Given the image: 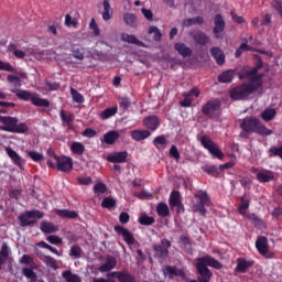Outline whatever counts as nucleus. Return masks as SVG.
<instances>
[{
	"mask_svg": "<svg viewBox=\"0 0 282 282\" xmlns=\"http://www.w3.org/2000/svg\"><path fill=\"white\" fill-rule=\"evenodd\" d=\"M261 66H254L252 68L246 66L239 73V78H248L249 83L241 84L238 87H235L230 91V97L232 100H246L248 96L254 94L259 87L262 85L263 74H259Z\"/></svg>",
	"mask_w": 282,
	"mask_h": 282,
	"instance_id": "f257e3e1",
	"label": "nucleus"
},
{
	"mask_svg": "<svg viewBox=\"0 0 282 282\" xmlns=\"http://www.w3.org/2000/svg\"><path fill=\"white\" fill-rule=\"evenodd\" d=\"M208 268H214V270H221L224 264L210 256H205L196 259V271L199 274L197 280H188L187 282H210L213 278V272Z\"/></svg>",
	"mask_w": 282,
	"mask_h": 282,
	"instance_id": "f03ea898",
	"label": "nucleus"
},
{
	"mask_svg": "<svg viewBox=\"0 0 282 282\" xmlns=\"http://www.w3.org/2000/svg\"><path fill=\"white\" fill-rule=\"evenodd\" d=\"M242 131H254L260 135H271L272 130L265 128L263 123L259 121V119L254 117H246L240 123Z\"/></svg>",
	"mask_w": 282,
	"mask_h": 282,
	"instance_id": "7ed1b4c3",
	"label": "nucleus"
},
{
	"mask_svg": "<svg viewBox=\"0 0 282 282\" xmlns=\"http://www.w3.org/2000/svg\"><path fill=\"white\" fill-rule=\"evenodd\" d=\"M50 169L59 171L61 173H70L73 172V158L70 156H55V159H48L46 162Z\"/></svg>",
	"mask_w": 282,
	"mask_h": 282,
	"instance_id": "20e7f679",
	"label": "nucleus"
},
{
	"mask_svg": "<svg viewBox=\"0 0 282 282\" xmlns=\"http://www.w3.org/2000/svg\"><path fill=\"white\" fill-rule=\"evenodd\" d=\"M0 122L3 124L0 127L2 131H10L11 133H25L28 131V124L19 123V119L15 117H0Z\"/></svg>",
	"mask_w": 282,
	"mask_h": 282,
	"instance_id": "39448f33",
	"label": "nucleus"
},
{
	"mask_svg": "<svg viewBox=\"0 0 282 282\" xmlns=\"http://www.w3.org/2000/svg\"><path fill=\"white\" fill-rule=\"evenodd\" d=\"M11 93L15 94V96H18L20 100H31L32 105H34L35 107H50V100L43 99L41 97H35L32 95V93L28 90L12 88Z\"/></svg>",
	"mask_w": 282,
	"mask_h": 282,
	"instance_id": "423d86ee",
	"label": "nucleus"
},
{
	"mask_svg": "<svg viewBox=\"0 0 282 282\" xmlns=\"http://www.w3.org/2000/svg\"><path fill=\"white\" fill-rule=\"evenodd\" d=\"M194 197L197 199L196 204H194V212L199 213L200 216L205 217L207 214V209L205 207L210 206V197L206 191L199 189Z\"/></svg>",
	"mask_w": 282,
	"mask_h": 282,
	"instance_id": "0eeeda50",
	"label": "nucleus"
},
{
	"mask_svg": "<svg viewBox=\"0 0 282 282\" xmlns=\"http://www.w3.org/2000/svg\"><path fill=\"white\" fill-rule=\"evenodd\" d=\"M170 247H172V242L169 239H162L161 243L153 245L154 257L160 260H166Z\"/></svg>",
	"mask_w": 282,
	"mask_h": 282,
	"instance_id": "6e6552de",
	"label": "nucleus"
},
{
	"mask_svg": "<svg viewBox=\"0 0 282 282\" xmlns=\"http://www.w3.org/2000/svg\"><path fill=\"white\" fill-rule=\"evenodd\" d=\"M200 145H203V148H205V150H207L208 153H210L212 159L224 161L225 154L216 143L203 142V143H200Z\"/></svg>",
	"mask_w": 282,
	"mask_h": 282,
	"instance_id": "1a4fd4ad",
	"label": "nucleus"
},
{
	"mask_svg": "<svg viewBox=\"0 0 282 282\" xmlns=\"http://www.w3.org/2000/svg\"><path fill=\"white\" fill-rule=\"evenodd\" d=\"M169 204L170 207L177 208V214L185 213V206L183 205V202H181L180 191H172V193H170Z\"/></svg>",
	"mask_w": 282,
	"mask_h": 282,
	"instance_id": "9d476101",
	"label": "nucleus"
},
{
	"mask_svg": "<svg viewBox=\"0 0 282 282\" xmlns=\"http://www.w3.org/2000/svg\"><path fill=\"white\" fill-rule=\"evenodd\" d=\"M221 109V101L219 99H213L206 102V105L203 106L202 111L204 116H215L216 111H219Z\"/></svg>",
	"mask_w": 282,
	"mask_h": 282,
	"instance_id": "9b49d317",
	"label": "nucleus"
},
{
	"mask_svg": "<svg viewBox=\"0 0 282 282\" xmlns=\"http://www.w3.org/2000/svg\"><path fill=\"white\" fill-rule=\"evenodd\" d=\"M107 278L117 279L118 282H137L128 271H112L107 273Z\"/></svg>",
	"mask_w": 282,
	"mask_h": 282,
	"instance_id": "f8f14e48",
	"label": "nucleus"
},
{
	"mask_svg": "<svg viewBox=\"0 0 282 282\" xmlns=\"http://www.w3.org/2000/svg\"><path fill=\"white\" fill-rule=\"evenodd\" d=\"M128 160V152L120 151V152H112L107 155L106 161L112 164H122L126 163Z\"/></svg>",
	"mask_w": 282,
	"mask_h": 282,
	"instance_id": "ddd939ff",
	"label": "nucleus"
},
{
	"mask_svg": "<svg viewBox=\"0 0 282 282\" xmlns=\"http://www.w3.org/2000/svg\"><path fill=\"white\" fill-rule=\"evenodd\" d=\"M162 273L164 274V276H166L170 280L174 279L175 276L177 278L185 276V271L183 269H177V267H172V265L164 267V269L162 270Z\"/></svg>",
	"mask_w": 282,
	"mask_h": 282,
	"instance_id": "4468645a",
	"label": "nucleus"
},
{
	"mask_svg": "<svg viewBox=\"0 0 282 282\" xmlns=\"http://www.w3.org/2000/svg\"><path fill=\"white\" fill-rule=\"evenodd\" d=\"M115 232L120 235L128 246L134 245V236L127 228H123L122 226H115Z\"/></svg>",
	"mask_w": 282,
	"mask_h": 282,
	"instance_id": "2eb2a0df",
	"label": "nucleus"
},
{
	"mask_svg": "<svg viewBox=\"0 0 282 282\" xmlns=\"http://www.w3.org/2000/svg\"><path fill=\"white\" fill-rule=\"evenodd\" d=\"M254 246L258 250V253H260L262 257H265V254H268V238H265L264 236L258 237L257 241L254 242Z\"/></svg>",
	"mask_w": 282,
	"mask_h": 282,
	"instance_id": "dca6fc26",
	"label": "nucleus"
},
{
	"mask_svg": "<svg viewBox=\"0 0 282 282\" xmlns=\"http://www.w3.org/2000/svg\"><path fill=\"white\" fill-rule=\"evenodd\" d=\"M274 180H275V172L273 171L264 170V171L258 172L257 174L258 183L265 184Z\"/></svg>",
	"mask_w": 282,
	"mask_h": 282,
	"instance_id": "f3484780",
	"label": "nucleus"
},
{
	"mask_svg": "<svg viewBox=\"0 0 282 282\" xmlns=\"http://www.w3.org/2000/svg\"><path fill=\"white\" fill-rule=\"evenodd\" d=\"M215 26L213 29V32L215 34L216 39H219V34L225 30L226 28V22L224 21V18L221 14H216L214 19Z\"/></svg>",
	"mask_w": 282,
	"mask_h": 282,
	"instance_id": "a211bd4d",
	"label": "nucleus"
},
{
	"mask_svg": "<svg viewBox=\"0 0 282 282\" xmlns=\"http://www.w3.org/2000/svg\"><path fill=\"white\" fill-rule=\"evenodd\" d=\"M191 35L196 45H206L210 42V37L202 31L194 32Z\"/></svg>",
	"mask_w": 282,
	"mask_h": 282,
	"instance_id": "6ab92c4d",
	"label": "nucleus"
},
{
	"mask_svg": "<svg viewBox=\"0 0 282 282\" xmlns=\"http://www.w3.org/2000/svg\"><path fill=\"white\" fill-rule=\"evenodd\" d=\"M117 267V259L115 257H109L106 263L99 265L98 271L101 273L110 272Z\"/></svg>",
	"mask_w": 282,
	"mask_h": 282,
	"instance_id": "aec40b11",
	"label": "nucleus"
},
{
	"mask_svg": "<svg viewBox=\"0 0 282 282\" xmlns=\"http://www.w3.org/2000/svg\"><path fill=\"white\" fill-rule=\"evenodd\" d=\"M210 54L213 58H215L217 65H224L226 63V55L224 54V51L219 47H212Z\"/></svg>",
	"mask_w": 282,
	"mask_h": 282,
	"instance_id": "412c9836",
	"label": "nucleus"
},
{
	"mask_svg": "<svg viewBox=\"0 0 282 282\" xmlns=\"http://www.w3.org/2000/svg\"><path fill=\"white\" fill-rule=\"evenodd\" d=\"M6 154L9 156V160L15 164V166L21 167L24 164V160L11 148H6Z\"/></svg>",
	"mask_w": 282,
	"mask_h": 282,
	"instance_id": "4be33fe9",
	"label": "nucleus"
},
{
	"mask_svg": "<svg viewBox=\"0 0 282 282\" xmlns=\"http://www.w3.org/2000/svg\"><path fill=\"white\" fill-rule=\"evenodd\" d=\"M72 56L76 58V61H85V48L78 44H73L70 46Z\"/></svg>",
	"mask_w": 282,
	"mask_h": 282,
	"instance_id": "5701e85b",
	"label": "nucleus"
},
{
	"mask_svg": "<svg viewBox=\"0 0 282 282\" xmlns=\"http://www.w3.org/2000/svg\"><path fill=\"white\" fill-rule=\"evenodd\" d=\"M200 171H203V173H207L208 176L218 177L219 173H221V171L224 170L218 169V165L207 164V165H203V167H200Z\"/></svg>",
	"mask_w": 282,
	"mask_h": 282,
	"instance_id": "b1692460",
	"label": "nucleus"
},
{
	"mask_svg": "<svg viewBox=\"0 0 282 282\" xmlns=\"http://www.w3.org/2000/svg\"><path fill=\"white\" fill-rule=\"evenodd\" d=\"M121 41H123L124 43H130V45H138L139 47H144V42L140 41L135 35L122 33Z\"/></svg>",
	"mask_w": 282,
	"mask_h": 282,
	"instance_id": "393cba45",
	"label": "nucleus"
},
{
	"mask_svg": "<svg viewBox=\"0 0 282 282\" xmlns=\"http://www.w3.org/2000/svg\"><path fill=\"white\" fill-rule=\"evenodd\" d=\"M143 124L144 127H147V129L155 131V129L160 127V119H158V117L155 116H150L143 120Z\"/></svg>",
	"mask_w": 282,
	"mask_h": 282,
	"instance_id": "a878e982",
	"label": "nucleus"
},
{
	"mask_svg": "<svg viewBox=\"0 0 282 282\" xmlns=\"http://www.w3.org/2000/svg\"><path fill=\"white\" fill-rule=\"evenodd\" d=\"M55 215L70 220L78 218V212L68 209H55Z\"/></svg>",
	"mask_w": 282,
	"mask_h": 282,
	"instance_id": "bb28decb",
	"label": "nucleus"
},
{
	"mask_svg": "<svg viewBox=\"0 0 282 282\" xmlns=\"http://www.w3.org/2000/svg\"><path fill=\"white\" fill-rule=\"evenodd\" d=\"M174 48L181 56H183V58H186L187 56H191V54H193L191 47L186 46V44L182 42L176 43L174 45Z\"/></svg>",
	"mask_w": 282,
	"mask_h": 282,
	"instance_id": "cd10ccee",
	"label": "nucleus"
},
{
	"mask_svg": "<svg viewBox=\"0 0 282 282\" xmlns=\"http://www.w3.org/2000/svg\"><path fill=\"white\" fill-rule=\"evenodd\" d=\"M247 217V219H249V221H251L252 225H254V227H257L258 229L262 230L265 228V223L264 220L260 219V217L257 214H249V215H245Z\"/></svg>",
	"mask_w": 282,
	"mask_h": 282,
	"instance_id": "c85d7f7f",
	"label": "nucleus"
},
{
	"mask_svg": "<svg viewBox=\"0 0 282 282\" xmlns=\"http://www.w3.org/2000/svg\"><path fill=\"white\" fill-rule=\"evenodd\" d=\"M39 229L41 231H43V234H45V235L56 234V231H57L56 225H54L53 223H50V221H45V220L43 223H41V226L39 227Z\"/></svg>",
	"mask_w": 282,
	"mask_h": 282,
	"instance_id": "c756f323",
	"label": "nucleus"
},
{
	"mask_svg": "<svg viewBox=\"0 0 282 282\" xmlns=\"http://www.w3.org/2000/svg\"><path fill=\"white\" fill-rule=\"evenodd\" d=\"M28 76L25 73H21L19 76L17 75H8L7 80L9 84L12 85V87H21L23 83L21 82V78H26Z\"/></svg>",
	"mask_w": 282,
	"mask_h": 282,
	"instance_id": "7c9ffc66",
	"label": "nucleus"
},
{
	"mask_svg": "<svg viewBox=\"0 0 282 282\" xmlns=\"http://www.w3.org/2000/svg\"><path fill=\"white\" fill-rule=\"evenodd\" d=\"M254 264V261H248L246 259H238V264L236 265V271L245 273Z\"/></svg>",
	"mask_w": 282,
	"mask_h": 282,
	"instance_id": "2f4dec72",
	"label": "nucleus"
},
{
	"mask_svg": "<svg viewBox=\"0 0 282 282\" xmlns=\"http://www.w3.org/2000/svg\"><path fill=\"white\" fill-rule=\"evenodd\" d=\"M250 203L251 200L248 198L247 195L241 196L240 207H238V214H240L241 216H246V214L248 213Z\"/></svg>",
	"mask_w": 282,
	"mask_h": 282,
	"instance_id": "473e14b6",
	"label": "nucleus"
},
{
	"mask_svg": "<svg viewBox=\"0 0 282 282\" xmlns=\"http://www.w3.org/2000/svg\"><path fill=\"white\" fill-rule=\"evenodd\" d=\"M151 135V132L148 130H134L131 132V137L135 142H140L142 140H147Z\"/></svg>",
	"mask_w": 282,
	"mask_h": 282,
	"instance_id": "72a5a7b5",
	"label": "nucleus"
},
{
	"mask_svg": "<svg viewBox=\"0 0 282 282\" xmlns=\"http://www.w3.org/2000/svg\"><path fill=\"white\" fill-rule=\"evenodd\" d=\"M61 276L65 279L66 282H82V278L73 271L66 270L61 273Z\"/></svg>",
	"mask_w": 282,
	"mask_h": 282,
	"instance_id": "f704fd0d",
	"label": "nucleus"
},
{
	"mask_svg": "<svg viewBox=\"0 0 282 282\" xmlns=\"http://www.w3.org/2000/svg\"><path fill=\"white\" fill-rule=\"evenodd\" d=\"M178 241L181 242V249H183L187 254H192L191 239L186 236H181Z\"/></svg>",
	"mask_w": 282,
	"mask_h": 282,
	"instance_id": "c9c22d12",
	"label": "nucleus"
},
{
	"mask_svg": "<svg viewBox=\"0 0 282 282\" xmlns=\"http://www.w3.org/2000/svg\"><path fill=\"white\" fill-rule=\"evenodd\" d=\"M123 21L129 28H138V18L133 13H124Z\"/></svg>",
	"mask_w": 282,
	"mask_h": 282,
	"instance_id": "e433bc0d",
	"label": "nucleus"
},
{
	"mask_svg": "<svg viewBox=\"0 0 282 282\" xmlns=\"http://www.w3.org/2000/svg\"><path fill=\"white\" fill-rule=\"evenodd\" d=\"M275 117H276V109L274 108H268L261 113V118L262 120H264V122H270V120H274Z\"/></svg>",
	"mask_w": 282,
	"mask_h": 282,
	"instance_id": "4c0bfd02",
	"label": "nucleus"
},
{
	"mask_svg": "<svg viewBox=\"0 0 282 282\" xmlns=\"http://www.w3.org/2000/svg\"><path fill=\"white\" fill-rule=\"evenodd\" d=\"M139 224L145 227H150L155 224V218H153L152 216H148L147 213L140 214Z\"/></svg>",
	"mask_w": 282,
	"mask_h": 282,
	"instance_id": "58836bf2",
	"label": "nucleus"
},
{
	"mask_svg": "<svg viewBox=\"0 0 282 282\" xmlns=\"http://www.w3.org/2000/svg\"><path fill=\"white\" fill-rule=\"evenodd\" d=\"M118 113V107L107 108L104 111H101L99 118L101 120H109V118H113Z\"/></svg>",
	"mask_w": 282,
	"mask_h": 282,
	"instance_id": "ea45409f",
	"label": "nucleus"
},
{
	"mask_svg": "<svg viewBox=\"0 0 282 282\" xmlns=\"http://www.w3.org/2000/svg\"><path fill=\"white\" fill-rule=\"evenodd\" d=\"M156 215H159V217H162V218L169 217L170 216L169 205L164 203H159V205H156Z\"/></svg>",
	"mask_w": 282,
	"mask_h": 282,
	"instance_id": "a19ab883",
	"label": "nucleus"
},
{
	"mask_svg": "<svg viewBox=\"0 0 282 282\" xmlns=\"http://www.w3.org/2000/svg\"><path fill=\"white\" fill-rule=\"evenodd\" d=\"M41 261L48 267L50 269L56 271L58 269L56 259L52 258L51 256H43Z\"/></svg>",
	"mask_w": 282,
	"mask_h": 282,
	"instance_id": "79ce46f5",
	"label": "nucleus"
},
{
	"mask_svg": "<svg viewBox=\"0 0 282 282\" xmlns=\"http://www.w3.org/2000/svg\"><path fill=\"white\" fill-rule=\"evenodd\" d=\"M112 14H113V10L111 9V4H109V0H104V12H102L104 21H109Z\"/></svg>",
	"mask_w": 282,
	"mask_h": 282,
	"instance_id": "37998d69",
	"label": "nucleus"
},
{
	"mask_svg": "<svg viewBox=\"0 0 282 282\" xmlns=\"http://www.w3.org/2000/svg\"><path fill=\"white\" fill-rule=\"evenodd\" d=\"M202 23H204V18L202 17L189 18L183 21V26L191 28V25H202Z\"/></svg>",
	"mask_w": 282,
	"mask_h": 282,
	"instance_id": "c03bdc74",
	"label": "nucleus"
},
{
	"mask_svg": "<svg viewBox=\"0 0 282 282\" xmlns=\"http://www.w3.org/2000/svg\"><path fill=\"white\" fill-rule=\"evenodd\" d=\"M120 140V132L111 130L104 135V142H116Z\"/></svg>",
	"mask_w": 282,
	"mask_h": 282,
	"instance_id": "a18cd8bd",
	"label": "nucleus"
},
{
	"mask_svg": "<svg viewBox=\"0 0 282 282\" xmlns=\"http://www.w3.org/2000/svg\"><path fill=\"white\" fill-rule=\"evenodd\" d=\"M232 78H235V72L232 70H226L218 76L219 83H232Z\"/></svg>",
	"mask_w": 282,
	"mask_h": 282,
	"instance_id": "49530a36",
	"label": "nucleus"
},
{
	"mask_svg": "<svg viewBox=\"0 0 282 282\" xmlns=\"http://www.w3.org/2000/svg\"><path fill=\"white\" fill-rule=\"evenodd\" d=\"M20 216L28 217V218L42 219L43 217H45V214H43L40 210H28V212H24L23 214H21Z\"/></svg>",
	"mask_w": 282,
	"mask_h": 282,
	"instance_id": "de8ad7c7",
	"label": "nucleus"
},
{
	"mask_svg": "<svg viewBox=\"0 0 282 282\" xmlns=\"http://www.w3.org/2000/svg\"><path fill=\"white\" fill-rule=\"evenodd\" d=\"M117 206V200L111 197H104V200H101V208H107L111 210Z\"/></svg>",
	"mask_w": 282,
	"mask_h": 282,
	"instance_id": "09e8293b",
	"label": "nucleus"
},
{
	"mask_svg": "<svg viewBox=\"0 0 282 282\" xmlns=\"http://www.w3.org/2000/svg\"><path fill=\"white\" fill-rule=\"evenodd\" d=\"M70 151H72V153H74L78 156H82V155H84L85 147L82 143L75 142V143H72Z\"/></svg>",
	"mask_w": 282,
	"mask_h": 282,
	"instance_id": "8fccbe9b",
	"label": "nucleus"
},
{
	"mask_svg": "<svg viewBox=\"0 0 282 282\" xmlns=\"http://www.w3.org/2000/svg\"><path fill=\"white\" fill-rule=\"evenodd\" d=\"M19 224L22 228L32 227L33 225L37 224L36 220H30V217L19 216Z\"/></svg>",
	"mask_w": 282,
	"mask_h": 282,
	"instance_id": "3c124183",
	"label": "nucleus"
},
{
	"mask_svg": "<svg viewBox=\"0 0 282 282\" xmlns=\"http://www.w3.org/2000/svg\"><path fill=\"white\" fill-rule=\"evenodd\" d=\"M148 32L149 34H154L153 35L154 41L156 42L162 41V32L158 26H150Z\"/></svg>",
	"mask_w": 282,
	"mask_h": 282,
	"instance_id": "603ef678",
	"label": "nucleus"
},
{
	"mask_svg": "<svg viewBox=\"0 0 282 282\" xmlns=\"http://www.w3.org/2000/svg\"><path fill=\"white\" fill-rule=\"evenodd\" d=\"M28 156L35 163H40L45 160V156H43L42 153H37L35 151H29Z\"/></svg>",
	"mask_w": 282,
	"mask_h": 282,
	"instance_id": "864d4df0",
	"label": "nucleus"
},
{
	"mask_svg": "<svg viewBox=\"0 0 282 282\" xmlns=\"http://www.w3.org/2000/svg\"><path fill=\"white\" fill-rule=\"evenodd\" d=\"M83 252L84 251L82 250V248H79V246H72L70 252L68 253V256L74 259H79V258H82Z\"/></svg>",
	"mask_w": 282,
	"mask_h": 282,
	"instance_id": "5fc2aeb1",
	"label": "nucleus"
},
{
	"mask_svg": "<svg viewBox=\"0 0 282 282\" xmlns=\"http://www.w3.org/2000/svg\"><path fill=\"white\" fill-rule=\"evenodd\" d=\"M269 158L282 159V145L280 148H276V147L269 148Z\"/></svg>",
	"mask_w": 282,
	"mask_h": 282,
	"instance_id": "6e6d98bb",
	"label": "nucleus"
},
{
	"mask_svg": "<svg viewBox=\"0 0 282 282\" xmlns=\"http://www.w3.org/2000/svg\"><path fill=\"white\" fill-rule=\"evenodd\" d=\"M137 265L141 267L147 261V254L141 249H137Z\"/></svg>",
	"mask_w": 282,
	"mask_h": 282,
	"instance_id": "4d7b16f0",
	"label": "nucleus"
},
{
	"mask_svg": "<svg viewBox=\"0 0 282 282\" xmlns=\"http://www.w3.org/2000/svg\"><path fill=\"white\" fill-rule=\"evenodd\" d=\"M70 94H72L73 100L75 102H79V104L85 102V98L76 89H74V88L70 89Z\"/></svg>",
	"mask_w": 282,
	"mask_h": 282,
	"instance_id": "13d9d810",
	"label": "nucleus"
},
{
	"mask_svg": "<svg viewBox=\"0 0 282 282\" xmlns=\"http://www.w3.org/2000/svg\"><path fill=\"white\" fill-rule=\"evenodd\" d=\"M95 194H106L107 186L104 183H96L94 187Z\"/></svg>",
	"mask_w": 282,
	"mask_h": 282,
	"instance_id": "bf43d9fd",
	"label": "nucleus"
},
{
	"mask_svg": "<svg viewBox=\"0 0 282 282\" xmlns=\"http://www.w3.org/2000/svg\"><path fill=\"white\" fill-rule=\"evenodd\" d=\"M0 72H14V67L8 62L0 61Z\"/></svg>",
	"mask_w": 282,
	"mask_h": 282,
	"instance_id": "052dcab7",
	"label": "nucleus"
},
{
	"mask_svg": "<svg viewBox=\"0 0 282 282\" xmlns=\"http://www.w3.org/2000/svg\"><path fill=\"white\" fill-rule=\"evenodd\" d=\"M9 47H10V50L13 51V55L17 58H25V52H23L21 50H17V46H14L13 44H11Z\"/></svg>",
	"mask_w": 282,
	"mask_h": 282,
	"instance_id": "680f3d73",
	"label": "nucleus"
},
{
	"mask_svg": "<svg viewBox=\"0 0 282 282\" xmlns=\"http://www.w3.org/2000/svg\"><path fill=\"white\" fill-rule=\"evenodd\" d=\"M65 25L67 28H76V25H78V21L73 20L72 15L66 14V17H65Z\"/></svg>",
	"mask_w": 282,
	"mask_h": 282,
	"instance_id": "e2e57ef3",
	"label": "nucleus"
},
{
	"mask_svg": "<svg viewBox=\"0 0 282 282\" xmlns=\"http://www.w3.org/2000/svg\"><path fill=\"white\" fill-rule=\"evenodd\" d=\"M0 258L2 259H8L10 258V249L8 248V246L4 243L2 245V248L0 249Z\"/></svg>",
	"mask_w": 282,
	"mask_h": 282,
	"instance_id": "0e129e2a",
	"label": "nucleus"
},
{
	"mask_svg": "<svg viewBox=\"0 0 282 282\" xmlns=\"http://www.w3.org/2000/svg\"><path fill=\"white\" fill-rule=\"evenodd\" d=\"M58 87H61V85H58V83H56V82H46L45 83V88L48 91H56L58 89Z\"/></svg>",
	"mask_w": 282,
	"mask_h": 282,
	"instance_id": "69168bd1",
	"label": "nucleus"
},
{
	"mask_svg": "<svg viewBox=\"0 0 282 282\" xmlns=\"http://www.w3.org/2000/svg\"><path fill=\"white\" fill-rule=\"evenodd\" d=\"M22 274L24 276H26V279H35L36 278L35 272L33 271V269H30V268L22 269Z\"/></svg>",
	"mask_w": 282,
	"mask_h": 282,
	"instance_id": "338daca9",
	"label": "nucleus"
},
{
	"mask_svg": "<svg viewBox=\"0 0 282 282\" xmlns=\"http://www.w3.org/2000/svg\"><path fill=\"white\" fill-rule=\"evenodd\" d=\"M46 241H48L50 245H55V246L61 245L63 242L58 236H48L46 238Z\"/></svg>",
	"mask_w": 282,
	"mask_h": 282,
	"instance_id": "774afa93",
	"label": "nucleus"
}]
</instances>
